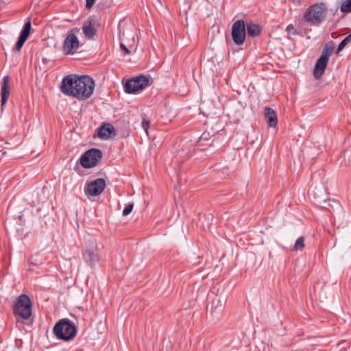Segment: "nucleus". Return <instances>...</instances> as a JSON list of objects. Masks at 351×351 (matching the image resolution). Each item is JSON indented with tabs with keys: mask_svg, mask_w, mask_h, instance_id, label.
<instances>
[{
	"mask_svg": "<svg viewBox=\"0 0 351 351\" xmlns=\"http://www.w3.org/2000/svg\"><path fill=\"white\" fill-rule=\"evenodd\" d=\"M94 88V80L90 76L69 75L63 78L61 91L66 95L86 99L91 96Z\"/></svg>",
	"mask_w": 351,
	"mask_h": 351,
	"instance_id": "nucleus-1",
	"label": "nucleus"
},
{
	"mask_svg": "<svg viewBox=\"0 0 351 351\" xmlns=\"http://www.w3.org/2000/svg\"><path fill=\"white\" fill-rule=\"evenodd\" d=\"M328 7L320 2L310 5L304 12L302 17L298 19V28L304 29L306 25L319 26L326 19Z\"/></svg>",
	"mask_w": 351,
	"mask_h": 351,
	"instance_id": "nucleus-2",
	"label": "nucleus"
},
{
	"mask_svg": "<svg viewBox=\"0 0 351 351\" xmlns=\"http://www.w3.org/2000/svg\"><path fill=\"white\" fill-rule=\"evenodd\" d=\"M13 313L17 323H23L29 326L32 315V305L30 298L25 295H21L13 306Z\"/></svg>",
	"mask_w": 351,
	"mask_h": 351,
	"instance_id": "nucleus-3",
	"label": "nucleus"
},
{
	"mask_svg": "<svg viewBox=\"0 0 351 351\" xmlns=\"http://www.w3.org/2000/svg\"><path fill=\"white\" fill-rule=\"evenodd\" d=\"M101 158V151L97 148H92L82 154L80 158V164L86 169L91 168L96 166Z\"/></svg>",
	"mask_w": 351,
	"mask_h": 351,
	"instance_id": "nucleus-4",
	"label": "nucleus"
},
{
	"mask_svg": "<svg viewBox=\"0 0 351 351\" xmlns=\"http://www.w3.org/2000/svg\"><path fill=\"white\" fill-rule=\"evenodd\" d=\"M148 85V78L143 75H140L128 80L124 86V89L127 93H136L144 89Z\"/></svg>",
	"mask_w": 351,
	"mask_h": 351,
	"instance_id": "nucleus-5",
	"label": "nucleus"
},
{
	"mask_svg": "<svg viewBox=\"0 0 351 351\" xmlns=\"http://www.w3.org/2000/svg\"><path fill=\"white\" fill-rule=\"evenodd\" d=\"M82 255L86 263L92 268L94 267L100 260L99 250L95 241L90 242L89 245L86 246Z\"/></svg>",
	"mask_w": 351,
	"mask_h": 351,
	"instance_id": "nucleus-6",
	"label": "nucleus"
},
{
	"mask_svg": "<svg viewBox=\"0 0 351 351\" xmlns=\"http://www.w3.org/2000/svg\"><path fill=\"white\" fill-rule=\"evenodd\" d=\"M246 29L245 21L239 19L235 21L232 26V38L234 43L241 45L245 41Z\"/></svg>",
	"mask_w": 351,
	"mask_h": 351,
	"instance_id": "nucleus-7",
	"label": "nucleus"
},
{
	"mask_svg": "<svg viewBox=\"0 0 351 351\" xmlns=\"http://www.w3.org/2000/svg\"><path fill=\"white\" fill-rule=\"evenodd\" d=\"M99 27L100 23L97 17L90 16L83 23V34L88 39H93Z\"/></svg>",
	"mask_w": 351,
	"mask_h": 351,
	"instance_id": "nucleus-8",
	"label": "nucleus"
},
{
	"mask_svg": "<svg viewBox=\"0 0 351 351\" xmlns=\"http://www.w3.org/2000/svg\"><path fill=\"white\" fill-rule=\"evenodd\" d=\"M80 43L77 37L74 34H69L65 38L62 50L66 55L73 54L79 48Z\"/></svg>",
	"mask_w": 351,
	"mask_h": 351,
	"instance_id": "nucleus-9",
	"label": "nucleus"
},
{
	"mask_svg": "<svg viewBox=\"0 0 351 351\" xmlns=\"http://www.w3.org/2000/svg\"><path fill=\"white\" fill-rule=\"evenodd\" d=\"M105 186V180L103 178H97L86 185L85 193L91 196H97L103 192Z\"/></svg>",
	"mask_w": 351,
	"mask_h": 351,
	"instance_id": "nucleus-10",
	"label": "nucleus"
},
{
	"mask_svg": "<svg viewBox=\"0 0 351 351\" xmlns=\"http://www.w3.org/2000/svg\"><path fill=\"white\" fill-rule=\"evenodd\" d=\"M32 28V24L30 19H28L26 21L23 27V29L20 33L18 40L13 48L14 51H20L22 47L23 46L25 42L27 40L28 37L30 34V31Z\"/></svg>",
	"mask_w": 351,
	"mask_h": 351,
	"instance_id": "nucleus-11",
	"label": "nucleus"
},
{
	"mask_svg": "<svg viewBox=\"0 0 351 351\" xmlns=\"http://www.w3.org/2000/svg\"><path fill=\"white\" fill-rule=\"evenodd\" d=\"M116 132L110 123H104L99 129L97 135L101 139H108L112 135L115 136Z\"/></svg>",
	"mask_w": 351,
	"mask_h": 351,
	"instance_id": "nucleus-12",
	"label": "nucleus"
},
{
	"mask_svg": "<svg viewBox=\"0 0 351 351\" xmlns=\"http://www.w3.org/2000/svg\"><path fill=\"white\" fill-rule=\"evenodd\" d=\"M328 62V60L325 59V58H319L315 65L313 71V75L315 79L318 80L323 75L326 68Z\"/></svg>",
	"mask_w": 351,
	"mask_h": 351,
	"instance_id": "nucleus-13",
	"label": "nucleus"
},
{
	"mask_svg": "<svg viewBox=\"0 0 351 351\" xmlns=\"http://www.w3.org/2000/svg\"><path fill=\"white\" fill-rule=\"evenodd\" d=\"M264 116L265 119L269 127L274 128L276 126L278 123V118L274 110L269 107L265 108Z\"/></svg>",
	"mask_w": 351,
	"mask_h": 351,
	"instance_id": "nucleus-14",
	"label": "nucleus"
},
{
	"mask_svg": "<svg viewBox=\"0 0 351 351\" xmlns=\"http://www.w3.org/2000/svg\"><path fill=\"white\" fill-rule=\"evenodd\" d=\"M9 76L6 75L3 77V82L1 88V104L3 106L8 101L10 96Z\"/></svg>",
	"mask_w": 351,
	"mask_h": 351,
	"instance_id": "nucleus-15",
	"label": "nucleus"
},
{
	"mask_svg": "<svg viewBox=\"0 0 351 351\" xmlns=\"http://www.w3.org/2000/svg\"><path fill=\"white\" fill-rule=\"evenodd\" d=\"M77 330H53L54 336L57 339L64 341H69L77 335Z\"/></svg>",
	"mask_w": 351,
	"mask_h": 351,
	"instance_id": "nucleus-16",
	"label": "nucleus"
},
{
	"mask_svg": "<svg viewBox=\"0 0 351 351\" xmlns=\"http://www.w3.org/2000/svg\"><path fill=\"white\" fill-rule=\"evenodd\" d=\"M77 326L68 318L60 319L52 329H77Z\"/></svg>",
	"mask_w": 351,
	"mask_h": 351,
	"instance_id": "nucleus-17",
	"label": "nucleus"
},
{
	"mask_svg": "<svg viewBox=\"0 0 351 351\" xmlns=\"http://www.w3.org/2000/svg\"><path fill=\"white\" fill-rule=\"evenodd\" d=\"M246 31L248 36L252 37H256L259 36L261 33V27L255 23H249L246 26Z\"/></svg>",
	"mask_w": 351,
	"mask_h": 351,
	"instance_id": "nucleus-18",
	"label": "nucleus"
},
{
	"mask_svg": "<svg viewBox=\"0 0 351 351\" xmlns=\"http://www.w3.org/2000/svg\"><path fill=\"white\" fill-rule=\"evenodd\" d=\"M335 49V44L332 41L325 44L324 49L322 51L321 58L329 60V57L332 55Z\"/></svg>",
	"mask_w": 351,
	"mask_h": 351,
	"instance_id": "nucleus-19",
	"label": "nucleus"
},
{
	"mask_svg": "<svg viewBox=\"0 0 351 351\" xmlns=\"http://www.w3.org/2000/svg\"><path fill=\"white\" fill-rule=\"evenodd\" d=\"M340 10L343 13L351 12V0H345L342 2Z\"/></svg>",
	"mask_w": 351,
	"mask_h": 351,
	"instance_id": "nucleus-20",
	"label": "nucleus"
},
{
	"mask_svg": "<svg viewBox=\"0 0 351 351\" xmlns=\"http://www.w3.org/2000/svg\"><path fill=\"white\" fill-rule=\"evenodd\" d=\"M304 247V238L303 237H299L293 247V250L297 251L298 250H302Z\"/></svg>",
	"mask_w": 351,
	"mask_h": 351,
	"instance_id": "nucleus-21",
	"label": "nucleus"
},
{
	"mask_svg": "<svg viewBox=\"0 0 351 351\" xmlns=\"http://www.w3.org/2000/svg\"><path fill=\"white\" fill-rule=\"evenodd\" d=\"M210 138V134L208 132H204L197 141V145L199 147L204 145V142L208 141Z\"/></svg>",
	"mask_w": 351,
	"mask_h": 351,
	"instance_id": "nucleus-22",
	"label": "nucleus"
},
{
	"mask_svg": "<svg viewBox=\"0 0 351 351\" xmlns=\"http://www.w3.org/2000/svg\"><path fill=\"white\" fill-rule=\"evenodd\" d=\"M351 41V38L346 36L338 45L336 53H339Z\"/></svg>",
	"mask_w": 351,
	"mask_h": 351,
	"instance_id": "nucleus-23",
	"label": "nucleus"
},
{
	"mask_svg": "<svg viewBox=\"0 0 351 351\" xmlns=\"http://www.w3.org/2000/svg\"><path fill=\"white\" fill-rule=\"evenodd\" d=\"M286 31L287 32V34L288 36H290V35H299V32L297 30L296 28H295V27L293 26V25L292 24H289L287 28H286ZM289 38V36H288Z\"/></svg>",
	"mask_w": 351,
	"mask_h": 351,
	"instance_id": "nucleus-24",
	"label": "nucleus"
},
{
	"mask_svg": "<svg viewBox=\"0 0 351 351\" xmlns=\"http://www.w3.org/2000/svg\"><path fill=\"white\" fill-rule=\"evenodd\" d=\"M133 208H134L133 203L127 204L123 210V216H127L129 214H130L131 212L132 211Z\"/></svg>",
	"mask_w": 351,
	"mask_h": 351,
	"instance_id": "nucleus-25",
	"label": "nucleus"
},
{
	"mask_svg": "<svg viewBox=\"0 0 351 351\" xmlns=\"http://www.w3.org/2000/svg\"><path fill=\"white\" fill-rule=\"evenodd\" d=\"M343 158L345 160L348 158L347 165L351 166V146L350 149H348L344 152Z\"/></svg>",
	"mask_w": 351,
	"mask_h": 351,
	"instance_id": "nucleus-26",
	"label": "nucleus"
},
{
	"mask_svg": "<svg viewBox=\"0 0 351 351\" xmlns=\"http://www.w3.org/2000/svg\"><path fill=\"white\" fill-rule=\"evenodd\" d=\"M141 125L145 132L147 134V130L149 126V121L147 120L146 119H143L141 122Z\"/></svg>",
	"mask_w": 351,
	"mask_h": 351,
	"instance_id": "nucleus-27",
	"label": "nucleus"
},
{
	"mask_svg": "<svg viewBox=\"0 0 351 351\" xmlns=\"http://www.w3.org/2000/svg\"><path fill=\"white\" fill-rule=\"evenodd\" d=\"M120 48L125 54L130 55L131 53L130 49H129L123 43H121Z\"/></svg>",
	"mask_w": 351,
	"mask_h": 351,
	"instance_id": "nucleus-28",
	"label": "nucleus"
},
{
	"mask_svg": "<svg viewBox=\"0 0 351 351\" xmlns=\"http://www.w3.org/2000/svg\"><path fill=\"white\" fill-rule=\"evenodd\" d=\"M95 0H86V8L90 10L95 4Z\"/></svg>",
	"mask_w": 351,
	"mask_h": 351,
	"instance_id": "nucleus-29",
	"label": "nucleus"
},
{
	"mask_svg": "<svg viewBox=\"0 0 351 351\" xmlns=\"http://www.w3.org/2000/svg\"><path fill=\"white\" fill-rule=\"evenodd\" d=\"M293 1L294 3L299 5L303 1V0H293Z\"/></svg>",
	"mask_w": 351,
	"mask_h": 351,
	"instance_id": "nucleus-30",
	"label": "nucleus"
},
{
	"mask_svg": "<svg viewBox=\"0 0 351 351\" xmlns=\"http://www.w3.org/2000/svg\"><path fill=\"white\" fill-rule=\"evenodd\" d=\"M348 36L351 38V34L348 35Z\"/></svg>",
	"mask_w": 351,
	"mask_h": 351,
	"instance_id": "nucleus-31",
	"label": "nucleus"
}]
</instances>
